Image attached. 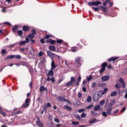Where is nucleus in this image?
I'll use <instances>...</instances> for the list:
<instances>
[{
    "label": "nucleus",
    "mask_w": 127,
    "mask_h": 127,
    "mask_svg": "<svg viewBox=\"0 0 127 127\" xmlns=\"http://www.w3.org/2000/svg\"><path fill=\"white\" fill-rule=\"evenodd\" d=\"M107 113L105 111H103L102 112V115L103 116V117H106L108 116V115H109V116L112 115V111H113V107H111V106H108L107 107Z\"/></svg>",
    "instance_id": "1"
},
{
    "label": "nucleus",
    "mask_w": 127,
    "mask_h": 127,
    "mask_svg": "<svg viewBox=\"0 0 127 127\" xmlns=\"http://www.w3.org/2000/svg\"><path fill=\"white\" fill-rule=\"evenodd\" d=\"M75 84H76V78L71 76L70 77V81L66 83V86H73Z\"/></svg>",
    "instance_id": "2"
},
{
    "label": "nucleus",
    "mask_w": 127,
    "mask_h": 127,
    "mask_svg": "<svg viewBox=\"0 0 127 127\" xmlns=\"http://www.w3.org/2000/svg\"><path fill=\"white\" fill-rule=\"evenodd\" d=\"M30 99L27 98L26 99L25 103L23 104L22 107L23 109H26V108H28L29 105H30Z\"/></svg>",
    "instance_id": "3"
},
{
    "label": "nucleus",
    "mask_w": 127,
    "mask_h": 127,
    "mask_svg": "<svg viewBox=\"0 0 127 127\" xmlns=\"http://www.w3.org/2000/svg\"><path fill=\"white\" fill-rule=\"evenodd\" d=\"M101 99V96L99 94L95 93L93 96V100L94 102H98V101Z\"/></svg>",
    "instance_id": "4"
},
{
    "label": "nucleus",
    "mask_w": 127,
    "mask_h": 127,
    "mask_svg": "<svg viewBox=\"0 0 127 127\" xmlns=\"http://www.w3.org/2000/svg\"><path fill=\"white\" fill-rule=\"evenodd\" d=\"M82 48V46L79 47H73L71 48V52H77V51Z\"/></svg>",
    "instance_id": "5"
},
{
    "label": "nucleus",
    "mask_w": 127,
    "mask_h": 127,
    "mask_svg": "<svg viewBox=\"0 0 127 127\" xmlns=\"http://www.w3.org/2000/svg\"><path fill=\"white\" fill-rule=\"evenodd\" d=\"M101 80L102 82H107V81H109V80H110V76L104 75L103 76H102Z\"/></svg>",
    "instance_id": "6"
},
{
    "label": "nucleus",
    "mask_w": 127,
    "mask_h": 127,
    "mask_svg": "<svg viewBox=\"0 0 127 127\" xmlns=\"http://www.w3.org/2000/svg\"><path fill=\"white\" fill-rule=\"evenodd\" d=\"M47 53L48 56H49V57L52 58V61L53 60V58H54V54L49 51H47Z\"/></svg>",
    "instance_id": "7"
},
{
    "label": "nucleus",
    "mask_w": 127,
    "mask_h": 127,
    "mask_svg": "<svg viewBox=\"0 0 127 127\" xmlns=\"http://www.w3.org/2000/svg\"><path fill=\"white\" fill-rule=\"evenodd\" d=\"M57 67V64H55V62L53 61V60L52 61L51 63V69L55 70L56 68Z\"/></svg>",
    "instance_id": "8"
},
{
    "label": "nucleus",
    "mask_w": 127,
    "mask_h": 127,
    "mask_svg": "<svg viewBox=\"0 0 127 127\" xmlns=\"http://www.w3.org/2000/svg\"><path fill=\"white\" fill-rule=\"evenodd\" d=\"M54 75V72L53 71V69H50L48 74L47 76L48 77H53V75Z\"/></svg>",
    "instance_id": "9"
},
{
    "label": "nucleus",
    "mask_w": 127,
    "mask_h": 127,
    "mask_svg": "<svg viewBox=\"0 0 127 127\" xmlns=\"http://www.w3.org/2000/svg\"><path fill=\"white\" fill-rule=\"evenodd\" d=\"M119 82L122 85L123 88H126V83H125V81H124V79L122 78H120L119 79Z\"/></svg>",
    "instance_id": "10"
},
{
    "label": "nucleus",
    "mask_w": 127,
    "mask_h": 127,
    "mask_svg": "<svg viewBox=\"0 0 127 127\" xmlns=\"http://www.w3.org/2000/svg\"><path fill=\"white\" fill-rule=\"evenodd\" d=\"M80 60H81V58L77 57L75 60V63H77L78 66H81V64L80 63Z\"/></svg>",
    "instance_id": "11"
},
{
    "label": "nucleus",
    "mask_w": 127,
    "mask_h": 127,
    "mask_svg": "<svg viewBox=\"0 0 127 127\" xmlns=\"http://www.w3.org/2000/svg\"><path fill=\"white\" fill-rule=\"evenodd\" d=\"M36 124L37 125H38V127H41L43 126L41 122H40V120L39 119H37Z\"/></svg>",
    "instance_id": "12"
},
{
    "label": "nucleus",
    "mask_w": 127,
    "mask_h": 127,
    "mask_svg": "<svg viewBox=\"0 0 127 127\" xmlns=\"http://www.w3.org/2000/svg\"><path fill=\"white\" fill-rule=\"evenodd\" d=\"M49 50H50L51 51H53L55 52L56 50V48L55 47V46H50L49 47Z\"/></svg>",
    "instance_id": "13"
},
{
    "label": "nucleus",
    "mask_w": 127,
    "mask_h": 127,
    "mask_svg": "<svg viewBox=\"0 0 127 127\" xmlns=\"http://www.w3.org/2000/svg\"><path fill=\"white\" fill-rule=\"evenodd\" d=\"M46 90V91H47V88H46L45 87L43 86H41L40 87V92H43V91H45Z\"/></svg>",
    "instance_id": "14"
},
{
    "label": "nucleus",
    "mask_w": 127,
    "mask_h": 127,
    "mask_svg": "<svg viewBox=\"0 0 127 127\" xmlns=\"http://www.w3.org/2000/svg\"><path fill=\"white\" fill-rule=\"evenodd\" d=\"M117 59H118V57H112L111 58L109 59L108 61L109 62H111L112 61H115V60H117Z\"/></svg>",
    "instance_id": "15"
},
{
    "label": "nucleus",
    "mask_w": 127,
    "mask_h": 127,
    "mask_svg": "<svg viewBox=\"0 0 127 127\" xmlns=\"http://www.w3.org/2000/svg\"><path fill=\"white\" fill-rule=\"evenodd\" d=\"M47 81H51L52 83H54V82H55V79H54V77L50 78V77H48L47 78Z\"/></svg>",
    "instance_id": "16"
},
{
    "label": "nucleus",
    "mask_w": 127,
    "mask_h": 127,
    "mask_svg": "<svg viewBox=\"0 0 127 127\" xmlns=\"http://www.w3.org/2000/svg\"><path fill=\"white\" fill-rule=\"evenodd\" d=\"M118 92L116 91H114L111 92V97H115V96H117Z\"/></svg>",
    "instance_id": "17"
},
{
    "label": "nucleus",
    "mask_w": 127,
    "mask_h": 127,
    "mask_svg": "<svg viewBox=\"0 0 127 127\" xmlns=\"http://www.w3.org/2000/svg\"><path fill=\"white\" fill-rule=\"evenodd\" d=\"M86 102H87V103H91V102H92V97L91 96L87 97Z\"/></svg>",
    "instance_id": "18"
},
{
    "label": "nucleus",
    "mask_w": 127,
    "mask_h": 127,
    "mask_svg": "<svg viewBox=\"0 0 127 127\" xmlns=\"http://www.w3.org/2000/svg\"><path fill=\"white\" fill-rule=\"evenodd\" d=\"M93 2H94V6H97V5H99V4L101 3V2L99 1H93Z\"/></svg>",
    "instance_id": "19"
},
{
    "label": "nucleus",
    "mask_w": 127,
    "mask_h": 127,
    "mask_svg": "<svg viewBox=\"0 0 127 127\" xmlns=\"http://www.w3.org/2000/svg\"><path fill=\"white\" fill-rule=\"evenodd\" d=\"M87 81L89 82L90 80H92L93 79V76L92 75H90L89 76L86 77Z\"/></svg>",
    "instance_id": "20"
},
{
    "label": "nucleus",
    "mask_w": 127,
    "mask_h": 127,
    "mask_svg": "<svg viewBox=\"0 0 127 127\" xmlns=\"http://www.w3.org/2000/svg\"><path fill=\"white\" fill-rule=\"evenodd\" d=\"M12 58H15V55H13L7 57L6 59L7 60H8V59H12Z\"/></svg>",
    "instance_id": "21"
},
{
    "label": "nucleus",
    "mask_w": 127,
    "mask_h": 127,
    "mask_svg": "<svg viewBox=\"0 0 127 127\" xmlns=\"http://www.w3.org/2000/svg\"><path fill=\"white\" fill-rule=\"evenodd\" d=\"M101 109V106L100 105H97L94 108V111H99V109Z\"/></svg>",
    "instance_id": "22"
},
{
    "label": "nucleus",
    "mask_w": 127,
    "mask_h": 127,
    "mask_svg": "<svg viewBox=\"0 0 127 127\" xmlns=\"http://www.w3.org/2000/svg\"><path fill=\"white\" fill-rule=\"evenodd\" d=\"M22 29H23V31H27L28 30V29H29V28H28V26H24L23 27Z\"/></svg>",
    "instance_id": "23"
},
{
    "label": "nucleus",
    "mask_w": 127,
    "mask_h": 127,
    "mask_svg": "<svg viewBox=\"0 0 127 127\" xmlns=\"http://www.w3.org/2000/svg\"><path fill=\"white\" fill-rule=\"evenodd\" d=\"M59 100L60 102H65L66 101V100L64 99V98H63L62 97L60 96L59 97Z\"/></svg>",
    "instance_id": "24"
},
{
    "label": "nucleus",
    "mask_w": 127,
    "mask_h": 127,
    "mask_svg": "<svg viewBox=\"0 0 127 127\" xmlns=\"http://www.w3.org/2000/svg\"><path fill=\"white\" fill-rule=\"evenodd\" d=\"M114 105H115V101L112 100L110 102V103L108 106L113 107V106H114Z\"/></svg>",
    "instance_id": "25"
},
{
    "label": "nucleus",
    "mask_w": 127,
    "mask_h": 127,
    "mask_svg": "<svg viewBox=\"0 0 127 127\" xmlns=\"http://www.w3.org/2000/svg\"><path fill=\"white\" fill-rule=\"evenodd\" d=\"M105 71H106V68L104 67H102L99 72L100 74H102L103 72H105Z\"/></svg>",
    "instance_id": "26"
},
{
    "label": "nucleus",
    "mask_w": 127,
    "mask_h": 127,
    "mask_svg": "<svg viewBox=\"0 0 127 127\" xmlns=\"http://www.w3.org/2000/svg\"><path fill=\"white\" fill-rule=\"evenodd\" d=\"M64 108L67 110V111H72V108L68 106H65Z\"/></svg>",
    "instance_id": "27"
},
{
    "label": "nucleus",
    "mask_w": 127,
    "mask_h": 127,
    "mask_svg": "<svg viewBox=\"0 0 127 127\" xmlns=\"http://www.w3.org/2000/svg\"><path fill=\"white\" fill-rule=\"evenodd\" d=\"M108 65V64H107V63H103L101 66L102 68H106V67H107V65Z\"/></svg>",
    "instance_id": "28"
},
{
    "label": "nucleus",
    "mask_w": 127,
    "mask_h": 127,
    "mask_svg": "<svg viewBox=\"0 0 127 127\" xmlns=\"http://www.w3.org/2000/svg\"><path fill=\"white\" fill-rule=\"evenodd\" d=\"M105 104V100H102L100 102L99 106H104Z\"/></svg>",
    "instance_id": "29"
},
{
    "label": "nucleus",
    "mask_w": 127,
    "mask_h": 127,
    "mask_svg": "<svg viewBox=\"0 0 127 127\" xmlns=\"http://www.w3.org/2000/svg\"><path fill=\"white\" fill-rule=\"evenodd\" d=\"M115 87L116 88L120 89L121 88L122 86L121 85V84H120V83H116L115 85Z\"/></svg>",
    "instance_id": "30"
},
{
    "label": "nucleus",
    "mask_w": 127,
    "mask_h": 127,
    "mask_svg": "<svg viewBox=\"0 0 127 127\" xmlns=\"http://www.w3.org/2000/svg\"><path fill=\"white\" fill-rule=\"evenodd\" d=\"M96 121H97L96 119H92L90 121L89 124H94L96 123Z\"/></svg>",
    "instance_id": "31"
},
{
    "label": "nucleus",
    "mask_w": 127,
    "mask_h": 127,
    "mask_svg": "<svg viewBox=\"0 0 127 127\" xmlns=\"http://www.w3.org/2000/svg\"><path fill=\"white\" fill-rule=\"evenodd\" d=\"M98 87H104L106 86V83H98Z\"/></svg>",
    "instance_id": "32"
},
{
    "label": "nucleus",
    "mask_w": 127,
    "mask_h": 127,
    "mask_svg": "<svg viewBox=\"0 0 127 127\" xmlns=\"http://www.w3.org/2000/svg\"><path fill=\"white\" fill-rule=\"evenodd\" d=\"M17 28H18V26H15L13 28V31H16L17 30Z\"/></svg>",
    "instance_id": "33"
},
{
    "label": "nucleus",
    "mask_w": 127,
    "mask_h": 127,
    "mask_svg": "<svg viewBox=\"0 0 127 127\" xmlns=\"http://www.w3.org/2000/svg\"><path fill=\"white\" fill-rule=\"evenodd\" d=\"M88 5H89V6H94V1L93 2L90 1L88 3Z\"/></svg>",
    "instance_id": "34"
},
{
    "label": "nucleus",
    "mask_w": 127,
    "mask_h": 127,
    "mask_svg": "<svg viewBox=\"0 0 127 127\" xmlns=\"http://www.w3.org/2000/svg\"><path fill=\"white\" fill-rule=\"evenodd\" d=\"M26 44V43H25V41H22L19 43V45H24Z\"/></svg>",
    "instance_id": "35"
},
{
    "label": "nucleus",
    "mask_w": 127,
    "mask_h": 127,
    "mask_svg": "<svg viewBox=\"0 0 127 127\" xmlns=\"http://www.w3.org/2000/svg\"><path fill=\"white\" fill-rule=\"evenodd\" d=\"M72 125H73L74 126H78V125H79V122H72Z\"/></svg>",
    "instance_id": "36"
},
{
    "label": "nucleus",
    "mask_w": 127,
    "mask_h": 127,
    "mask_svg": "<svg viewBox=\"0 0 127 127\" xmlns=\"http://www.w3.org/2000/svg\"><path fill=\"white\" fill-rule=\"evenodd\" d=\"M54 121L55 122V123H60V121L59 120V119H58L56 118H54Z\"/></svg>",
    "instance_id": "37"
},
{
    "label": "nucleus",
    "mask_w": 127,
    "mask_h": 127,
    "mask_svg": "<svg viewBox=\"0 0 127 127\" xmlns=\"http://www.w3.org/2000/svg\"><path fill=\"white\" fill-rule=\"evenodd\" d=\"M51 44H55V42H56V41L53 40H50V42Z\"/></svg>",
    "instance_id": "38"
},
{
    "label": "nucleus",
    "mask_w": 127,
    "mask_h": 127,
    "mask_svg": "<svg viewBox=\"0 0 127 127\" xmlns=\"http://www.w3.org/2000/svg\"><path fill=\"white\" fill-rule=\"evenodd\" d=\"M50 37H52V35H47L45 36V38L46 39H48Z\"/></svg>",
    "instance_id": "39"
},
{
    "label": "nucleus",
    "mask_w": 127,
    "mask_h": 127,
    "mask_svg": "<svg viewBox=\"0 0 127 127\" xmlns=\"http://www.w3.org/2000/svg\"><path fill=\"white\" fill-rule=\"evenodd\" d=\"M15 58H16V59H20V58H21V57L19 55H15Z\"/></svg>",
    "instance_id": "40"
},
{
    "label": "nucleus",
    "mask_w": 127,
    "mask_h": 127,
    "mask_svg": "<svg viewBox=\"0 0 127 127\" xmlns=\"http://www.w3.org/2000/svg\"><path fill=\"white\" fill-rule=\"evenodd\" d=\"M23 33V32H22V30H19L18 31V35H22V34Z\"/></svg>",
    "instance_id": "41"
},
{
    "label": "nucleus",
    "mask_w": 127,
    "mask_h": 127,
    "mask_svg": "<svg viewBox=\"0 0 127 127\" xmlns=\"http://www.w3.org/2000/svg\"><path fill=\"white\" fill-rule=\"evenodd\" d=\"M92 9H93L94 11H98V10H99V9L97 7H93Z\"/></svg>",
    "instance_id": "42"
},
{
    "label": "nucleus",
    "mask_w": 127,
    "mask_h": 127,
    "mask_svg": "<svg viewBox=\"0 0 127 127\" xmlns=\"http://www.w3.org/2000/svg\"><path fill=\"white\" fill-rule=\"evenodd\" d=\"M31 32L32 33V34H33L34 35V34H36V30L35 29L32 30Z\"/></svg>",
    "instance_id": "43"
},
{
    "label": "nucleus",
    "mask_w": 127,
    "mask_h": 127,
    "mask_svg": "<svg viewBox=\"0 0 127 127\" xmlns=\"http://www.w3.org/2000/svg\"><path fill=\"white\" fill-rule=\"evenodd\" d=\"M3 24H6V25H8L9 26H10L11 25V24L8 22H5L3 23Z\"/></svg>",
    "instance_id": "44"
},
{
    "label": "nucleus",
    "mask_w": 127,
    "mask_h": 127,
    "mask_svg": "<svg viewBox=\"0 0 127 127\" xmlns=\"http://www.w3.org/2000/svg\"><path fill=\"white\" fill-rule=\"evenodd\" d=\"M25 48H20L19 49V50L21 52H24V51H25Z\"/></svg>",
    "instance_id": "45"
},
{
    "label": "nucleus",
    "mask_w": 127,
    "mask_h": 127,
    "mask_svg": "<svg viewBox=\"0 0 127 127\" xmlns=\"http://www.w3.org/2000/svg\"><path fill=\"white\" fill-rule=\"evenodd\" d=\"M96 86H97V83H96V82H93L92 84V88H95Z\"/></svg>",
    "instance_id": "46"
},
{
    "label": "nucleus",
    "mask_w": 127,
    "mask_h": 127,
    "mask_svg": "<svg viewBox=\"0 0 127 127\" xmlns=\"http://www.w3.org/2000/svg\"><path fill=\"white\" fill-rule=\"evenodd\" d=\"M29 38H33L34 37V35H33V34H30L29 35Z\"/></svg>",
    "instance_id": "47"
},
{
    "label": "nucleus",
    "mask_w": 127,
    "mask_h": 127,
    "mask_svg": "<svg viewBox=\"0 0 127 127\" xmlns=\"http://www.w3.org/2000/svg\"><path fill=\"white\" fill-rule=\"evenodd\" d=\"M86 114H85V113H83L81 114V117L82 118H86Z\"/></svg>",
    "instance_id": "48"
},
{
    "label": "nucleus",
    "mask_w": 127,
    "mask_h": 127,
    "mask_svg": "<svg viewBox=\"0 0 127 127\" xmlns=\"http://www.w3.org/2000/svg\"><path fill=\"white\" fill-rule=\"evenodd\" d=\"M57 43H59L60 44V43H62V42H63V40H58L57 41Z\"/></svg>",
    "instance_id": "49"
},
{
    "label": "nucleus",
    "mask_w": 127,
    "mask_h": 127,
    "mask_svg": "<svg viewBox=\"0 0 127 127\" xmlns=\"http://www.w3.org/2000/svg\"><path fill=\"white\" fill-rule=\"evenodd\" d=\"M25 41L26 43H28V42H29V41H30V40H29V39H28V38L26 37Z\"/></svg>",
    "instance_id": "50"
},
{
    "label": "nucleus",
    "mask_w": 127,
    "mask_h": 127,
    "mask_svg": "<svg viewBox=\"0 0 127 127\" xmlns=\"http://www.w3.org/2000/svg\"><path fill=\"white\" fill-rule=\"evenodd\" d=\"M1 52H2V54L3 55V54H5V53H6V50L3 49L1 51Z\"/></svg>",
    "instance_id": "51"
},
{
    "label": "nucleus",
    "mask_w": 127,
    "mask_h": 127,
    "mask_svg": "<svg viewBox=\"0 0 127 127\" xmlns=\"http://www.w3.org/2000/svg\"><path fill=\"white\" fill-rule=\"evenodd\" d=\"M43 56V52H40L39 53V56H40V57H42Z\"/></svg>",
    "instance_id": "52"
},
{
    "label": "nucleus",
    "mask_w": 127,
    "mask_h": 127,
    "mask_svg": "<svg viewBox=\"0 0 127 127\" xmlns=\"http://www.w3.org/2000/svg\"><path fill=\"white\" fill-rule=\"evenodd\" d=\"M94 107V105H90L86 107V109H91V108H93Z\"/></svg>",
    "instance_id": "53"
},
{
    "label": "nucleus",
    "mask_w": 127,
    "mask_h": 127,
    "mask_svg": "<svg viewBox=\"0 0 127 127\" xmlns=\"http://www.w3.org/2000/svg\"><path fill=\"white\" fill-rule=\"evenodd\" d=\"M21 111H19L17 112H15V113H13V115L14 114V115H18V114H21Z\"/></svg>",
    "instance_id": "54"
},
{
    "label": "nucleus",
    "mask_w": 127,
    "mask_h": 127,
    "mask_svg": "<svg viewBox=\"0 0 127 127\" xmlns=\"http://www.w3.org/2000/svg\"><path fill=\"white\" fill-rule=\"evenodd\" d=\"M91 115H93V116H96V112H95L94 111H92L91 112Z\"/></svg>",
    "instance_id": "55"
},
{
    "label": "nucleus",
    "mask_w": 127,
    "mask_h": 127,
    "mask_svg": "<svg viewBox=\"0 0 127 127\" xmlns=\"http://www.w3.org/2000/svg\"><path fill=\"white\" fill-rule=\"evenodd\" d=\"M0 114H2V116H3V117H5V116H6V114H5V113L2 112V111L1 112V113H0Z\"/></svg>",
    "instance_id": "56"
},
{
    "label": "nucleus",
    "mask_w": 127,
    "mask_h": 127,
    "mask_svg": "<svg viewBox=\"0 0 127 127\" xmlns=\"http://www.w3.org/2000/svg\"><path fill=\"white\" fill-rule=\"evenodd\" d=\"M82 91L84 92H87V89L86 88V87H83L82 88Z\"/></svg>",
    "instance_id": "57"
},
{
    "label": "nucleus",
    "mask_w": 127,
    "mask_h": 127,
    "mask_svg": "<svg viewBox=\"0 0 127 127\" xmlns=\"http://www.w3.org/2000/svg\"><path fill=\"white\" fill-rule=\"evenodd\" d=\"M82 79V77L81 76H79L77 79V82H81V79Z\"/></svg>",
    "instance_id": "58"
},
{
    "label": "nucleus",
    "mask_w": 127,
    "mask_h": 127,
    "mask_svg": "<svg viewBox=\"0 0 127 127\" xmlns=\"http://www.w3.org/2000/svg\"><path fill=\"white\" fill-rule=\"evenodd\" d=\"M2 12H6V9H5V8H4V7L2 8Z\"/></svg>",
    "instance_id": "59"
},
{
    "label": "nucleus",
    "mask_w": 127,
    "mask_h": 127,
    "mask_svg": "<svg viewBox=\"0 0 127 127\" xmlns=\"http://www.w3.org/2000/svg\"><path fill=\"white\" fill-rule=\"evenodd\" d=\"M78 96L79 98H81L82 97V94H81V93H80V92H78Z\"/></svg>",
    "instance_id": "60"
},
{
    "label": "nucleus",
    "mask_w": 127,
    "mask_h": 127,
    "mask_svg": "<svg viewBox=\"0 0 127 127\" xmlns=\"http://www.w3.org/2000/svg\"><path fill=\"white\" fill-rule=\"evenodd\" d=\"M46 107L47 108H50V107H51V104H50L49 103H48Z\"/></svg>",
    "instance_id": "61"
},
{
    "label": "nucleus",
    "mask_w": 127,
    "mask_h": 127,
    "mask_svg": "<svg viewBox=\"0 0 127 127\" xmlns=\"http://www.w3.org/2000/svg\"><path fill=\"white\" fill-rule=\"evenodd\" d=\"M75 118L77 119V120H80V119H81V117L79 115H76Z\"/></svg>",
    "instance_id": "62"
},
{
    "label": "nucleus",
    "mask_w": 127,
    "mask_h": 127,
    "mask_svg": "<svg viewBox=\"0 0 127 127\" xmlns=\"http://www.w3.org/2000/svg\"><path fill=\"white\" fill-rule=\"evenodd\" d=\"M40 42H41V43L42 44H44V39H42L40 40Z\"/></svg>",
    "instance_id": "63"
},
{
    "label": "nucleus",
    "mask_w": 127,
    "mask_h": 127,
    "mask_svg": "<svg viewBox=\"0 0 127 127\" xmlns=\"http://www.w3.org/2000/svg\"><path fill=\"white\" fill-rule=\"evenodd\" d=\"M84 111H85V109H80L78 111V113H82V112H84Z\"/></svg>",
    "instance_id": "64"
}]
</instances>
